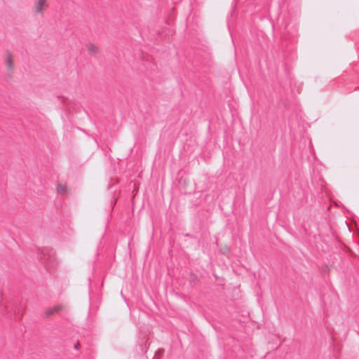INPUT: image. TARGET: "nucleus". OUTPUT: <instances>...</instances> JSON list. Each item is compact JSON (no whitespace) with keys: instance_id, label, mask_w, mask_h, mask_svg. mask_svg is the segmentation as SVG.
Listing matches in <instances>:
<instances>
[{"instance_id":"nucleus-5","label":"nucleus","mask_w":359,"mask_h":359,"mask_svg":"<svg viewBox=\"0 0 359 359\" xmlns=\"http://www.w3.org/2000/svg\"><path fill=\"white\" fill-rule=\"evenodd\" d=\"M5 62H6V68L8 69V70L11 71L13 69L14 62H13V57L11 55H8L6 56Z\"/></svg>"},{"instance_id":"nucleus-4","label":"nucleus","mask_w":359,"mask_h":359,"mask_svg":"<svg viewBox=\"0 0 359 359\" xmlns=\"http://www.w3.org/2000/svg\"><path fill=\"white\" fill-rule=\"evenodd\" d=\"M65 306L62 304H57L54 306L52 309H50L48 311V314H53L55 313H59L60 311H62L65 310Z\"/></svg>"},{"instance_id":"nucleus-2","label":"nucleus","mask_w":359,"mask_h":359,"mask_svg":"<svg viewBox=\"0 0 359 359\" xmlns=\"http://www.w3.org/2000/svg\"><path fill=\"white\" fill-rule=\"evenodd\" d=\"M56 191L61 195L67 194L68 193V187L65 184H57L56 186Z\"/></svg>"},{"instance_id":"nucleus-3","label":"nucleus","mask_w":359,"mask_h":359,"mask_svg":"<svg viewBox=\"0 0 359 359\" xmlns=\"http://www.w3.org/2000/svg\"><path fill=\"white\" fill-rule=\"evenodd\" d=\"M86 49H87L88 53L91 55L97 53L99 50L98 46L96 44L93 43H88L86 45Z\"/></svg>"},{"instance_id":"nucleus-1","label":"nucleus","mask_w":359,"mask_h":359,"mask_svg":"<svg viewBox=\"0 0 359 359\" xmlns=\"http://www.w3.org/2000/svg\"><path fill=\"white\" fill-rule=\"evenodd\" d=\"M47 6V0H36L34 5V11L37 15H41Z\"/></svg>"}]
</instances>
